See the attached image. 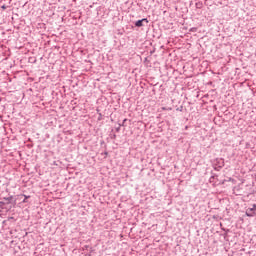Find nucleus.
<instances>
[{
	"mask_svg": "<svg viewBox=\"0 0 256 256\" xmlns=\"http://www.w3.org/2000/svg\"><path fill=\"white\" fill-rule=\"evenodd\" d=\"M213 167L215 171H221V169L225 167V160H223L222 158H216L213 161Z\"/></svg>",
	"mask_w": 256,
	"mask_h": 256,
	"instance_id": "1",
	"label": "nucleus"
},
{
	"mask_svg": "<svg viewBox=\"0 0 256 256\" xmlns=\"http://www.w3.org/2000/svg\"><path fill=\"white\" fill-rule=\"evenodd\" d=\"M256 215V206L253 204L252 208L246 209V216L247 217H255Z\"/></svg>",
	"mask_w": 256,
	"mask_h": 256,
	"instance_id": "2",
	"label": "nucleus"
},
{
	"mask_svg": "<svg viewBox=\"0 0 256 256\" xmlns=\"http://www.w3.org/2000/svg\"><path fill=\"white\" fill-rule=\"evenodd\" d=\"M143 23H149V20H147V18L138 20L135 22V27H143Z\"/></svg>",
	"mask_w": 256,
	"mask_h": 256,
	"instance_id": "3",
	"label": "nucleus"
},
{
	"mask_svg": "<svg viewBox=\"0 0 256 256\" xmlns=\"http://www.w3.org/2000/svg\"><path fill=\"white\" fill-rule=\"evenodd\" d=\"M4 201L6 205H10V203L13 201V196L4 198Z\"/></svg>",
	"mask_w": 256,
	"mask_h": 256,
	"instance_id": "4",
	"label": "nucleus"
},
{
	"mask_svg": "<svg viewBox=\"0 0 256 256\" xmlns=\"http://www.w3.org/2000/svg\"><path fill=\"white\" fill-rule=\"evenodd\" d=\"M22 197H24L22 203H27V200H28L31 196H27V195L22 194Z\"/></svg>",
	"mask_w": 256,
	"mask_h": 256,
	"instance_id": "5",
	"label": "nucleus"
},
{
	"mask_svg": "<svg viewBox=\"0 0 256 256\" xmlns=\"http://www.w3.org/2000/svg\"><path fill=\"white\" fill-rule=\"evenodd\" d=\"M126 121H127V119H124L123 122H122V124H119V126H120V127H121V126H122V127H125V122H126Z\"/></svg>",
	"mask_w": 256,
	"mask_h": 256,
	"instance_id": "6",
	"label": "nucleus"
},
{
	"mask_svg": "<svg viewBox=\"0 0 256 256\" xmlns=\"http://www.w3.org/2000/svg\"><path fill=\"white\" fill-rule=\"evenodd\" d=\"M3 205H6L5 202L1 201L0 202V209H3Z\"/></svg>",
	"mask_w": 256,
	"mask_h": 256,
	"instance_id": "7",
	"label": "nucleus"
},
{
	"mask_svg": "<svg viewBox=\"0 0 256 256\" xmlns=\"http://www.w3.org/2000/svg\"><path fill=\"white\" fill-rule=\"evenodd\" d=\"M2 9H4V10L7 9V6L3 5V6H2Z\"/></svg>",
	"mask_w": 256,
	"mask_h": 256,
	"instance_id": "8",
	"label": "nucleus"
},
{
	"mask_svg": "<svg viewBox=\"0 0 256 256\" xmlns=\"http://www.w3.org/2000/svg\"><path fill=\"white\" fill-rule=\"evenodd\" d=\"M210 179H215V176H212Z\"/></svg>",
	"mask_w": 256,
	"mask_h": 256,
	"instance_id": "9",
	"label": "nucleus"
},
{
	"mask_svg": "<svg viewBox=\"0 0 256 256\" xmlns=\"http://www.w3.org/2000/svg\"><path fill=\"white\" fill-rule=\"evenodd\" d=\"M116 131H119V128H117Z\"/></svg>",
	"mask_w": 256,
	"mask_h": 256,
	"instance_id": "10",
	"label": "nucleus"
}]
</instances>
